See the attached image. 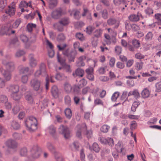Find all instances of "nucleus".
<instances>
[{
	"mask_svg": "<svg viewBox=\"0 0 161 161\" xmlns=\"http://www.w3.org/2000/svg\"><path fill=\"white\" fill-rule=\"evenodd\" d=\"M110 127L108 125H104L100 128V130L101 131L104 133H106L108 132Z\"/></svg>",
	"mask_w": 161,
	"mask_h": 161,
	"instance_id": "obj_50",
	"label": "nucleus"
},
{
	"mask_svg": "<svg viewBox=\"0 0 161 161\" xmlns=\"http://www.w3.org/2000/svg\"><path fill=\"white\" fill-rule=\"evenodd\" d=\"M119 22L117 21L115 18H110L107 20V24L109 25H112L116 24L117 27L119 25Z\"/></svg>",
	"mask_w": 161,
	"mask_h": 161,
	"instance_id": "obj_16",
	"label": "nucleus"
},
{
	"mask_svg": "<svg viewBox=\"0 0 161 161\" xmlns=\"http://www.w3.org/2000/svg\"><path fill=\"white\" fill-rule=\"evenodd\" d=\"M155 91L159 92H161V81L155 84Z\"/></svg>",
	"mask_w": 161,
	"mask_h": 161,
	"instance_id": "obj_52",
	"label": "nucleus"
},
{
	"mask_svg": "<svg viewBox=\"0 0 161 161\" xmlns=\"http://www.w3.org/2000/svg\"><path fill=\"white\" fill-rule=\"evenodd\" d=\"M92 149L96 153L99 152L100 150V148L98 144L95 142L93 143L92 146Z\"/></svg>",
	"mask_w": 161,
	"mask_h": 161,
	"instance_id": "obj_46",
	"label": "nucleus"
},
{
	"mask_svg": "<svg viewBox=\"0 0 161 161\" xmlns=\"http://www.w3.org/2000/svg\"><path fill=\"white\" fill-rule=\"evenodd\" d=\"M86 59L85 56H81L78 58V61L76 62V65L79 67L83 66L85 65V63L83 61Z\"/></svg>",
	"mask_w": 161,
	"mask_h": 161,
	"instance_id": "obj_19",
	"label": "nucleus"
},
{
	"mask_svg": "<svg viewBox=\"0 0 161 161\" xmlns=\"http://www.w3.org/2000/svg\"><path fill=\"white\" fill-rule=\"evenodd\" d=\"M114 4L116 6L124 5H125V7H126L127 6V4L125 2L122 0H114Z\"/></svg>",
	"mask_w": 161,
	"mask_h": 161,
	"instance_id": "obj_27",
	"label": "nucleus"
},
{
	"mask_svg": "<svg viewBox=\"0 0 161 161\" xmlns=\"http://www.w3.org/2000/svg\"><path fill=\"white\" fill-rule=\"evenodd\" d=\"M66 39V36L63 33H60L58 36L57 39L58 42H62Z\"/></svg>",
	"mask_w": 161,
	"mask_h": 161,
	"instance_id": "obj_34",
	"label": "nucleus"
},
{
	"mask_svg": "<svg viewBox=\"0 0 161 161\" xmlns=\"http://www.w3.org/2000/svg\"><path fill=\"white\" fill-rule=\"evenodd\" d=\"M64 89L66 92L69 93L71 91L72 87L70 84L66 83L64 84Z\"/></svg>",
	"mask_w": 161,
	"mask_h": 161,
	"instance_id": "obj_32",
	"label": "nucleus"
},
{
	"mask_svg": "<svg viewBox=\"0 0 161 161\" xmlns=\"http://www.w3.org/2000/svg\"><path fill=\"white\" fill-rule=\"evenodd\" d=\"M67 77L65 76L63 74L59 73H57L55 76V78L57 80H64Z\"/></svg>",
	"mask_w": 161,
	"mask_h": 161,
	"instance_id": "obj_30",
	"label": "nucleus"
},
{
	"mask_svg": "<svg viewBox=\"0 0 161 161\" xmlns=\"http://www.w3.org/2000/svg\"><path fill=\"white\" fill-rule=\"evenodd\" d=\"M11 125L12 128L15 130H18L20 127L19 124L15 121H12L11 122Z\"/></svg>",
	"mask_w": 161,
	"mask_h": 161,
	"instance_id": "obj_29",
	"label": "nucleus"
},
{
	"mask_svg": "<svg viewBox=\"0 0 161 161\" xmlns=\"http://www.w3.org/2000/svg\"><path fill=\"white\" fill-rule=\"evenodd\" d=\"M69 12H70V15H71L72 14H73L74 16V18L77 19L78 20L80 19V11L76 9H74L73 10V11L71 12V10H69Z\"/></svg>",
	"mask_w": 161,
	"mask_h": 161,
	"instance_id": "obj_23",
	"label": "nucleus"
},
{
	"mask_svg": "<svg viewBox=\"0 0 161 161\" xmlns=\"http://www.w3.org/2000/svg\"><path fill=\"white\" fill-rule=\"evenodd\" d=\"M135 57L136 59H143L145 58V56L140 53H138L135 55Z\"/></svg>",
	"mask_w": 161,
	"mask_h": 161,
	"instance_id": "obj_63",
	"label": "nucleus"
},
{
	"mask_svg": "<svg viewBox=\"0 0 161 161\" xmlns=\"http://www.w3.org/2000/svg\"><path fill=\"white\" fill-rule=\"evenodd\" d=\"M6 88L11 93L18 92L19 91V86L16 85H10Z\"/></svg>",
	"mask_w": 161,
	"mask_h": 161,
	"instance_id": "obj_11",
	"label": "nucleus"
},
{
	"mask_svg": "<svg viewBox=\"0 0 161 161\" xmlns=\"http://www.w3.org/2000/svg\"><path fill=\"white\" fill-rule=\"evenodd\" d=\"M103 31V30L100 29L96 30L93 33L94 37L96 38L101 37L102 36Z\"/></svg>",
	"mask_w": 161,
	"mask_h": 161,
	"instance_id": "obj_24",
	"label": "nucleus"
},
{
	"mask_svg": "<svg viewBox=\"0 0 161 161\" xmlns=\"http://www.w3.org/2000/svg\"><path fill=\"white\" fill-rule=\"evenodd\" d=\"M65 103L68 106H70L71 105V101L70 97L69 95L65 96L64 98Z\"/></svg>",
	"mask_w": 161,
	"mask_h": 161,
	"instance_id": "obj_39",
	"label": "nucleus"
},
{
	"mask_svg": "<svg viewBox=\"0 0 161 161\" xmlns=\"http://www.w3.org/2000/svg\"><path fill=\"white\" fill-rule=\"evenodd\" d=\"M102 17L105 19H107L108 17V14L106 9H104L100 12Z\"/></svg>",
	"mask_w": 161,
	"mask_h": 161,
	"instance_id": "obj_36",
	"label": "nucleus"
},
{
	"mask_svg": "<svg viewBox=\"0 0 161 161\" xmlns=\"http://www.w3.org/2000/svg\"><path fill=\"white\" fill-rule=\"evenodd\" d=\"M81 88L78 85H75L73 87V92L76 94H78L80 92Z\"/></svg>",
	"mask_w": 161,
	"mask_h": 161,
	"instance_id": "obj_56",
	"label": "nucleus"
},
{
	"mask_svg": "<svg viewBox=\"0 0 161 161\" xmlns=\"http://www.w3.org/2000/svg\"><path fill=\"white\" fill-rule=\"evenodd\" d=\"M63 69L65 70L66 72L70 73L71 72L70 67L69 65L64 64L63 65Z\"/></svg>",
	"mask_w": 161,
	"mask_h": 161,
	"instance_id": "obj_54",
	"label": "nucleus"
},
{
	"mask_svg": "<svg viewBox=\"0 0 161 161\" xmlns=\"http://www.w3.org/2000/svg\"><path fill=\"white\" fill-rule=\"evenodd\" d=\"M46 67L45 64L44 63H42L40 66V69L41 71L43 73L44 75H46Z\"/></svg>",
	"mask_w": 161,
	"mask_h": 161,
	"instance_id": "obj_53",
	"label": "nucleus"
},
{
	"mask_svg": "<svg viewBox=\"0 0 161 161\" xmlns=\"http://www.w3.org/2000/svg\"><path fill=\"white\" fill-rule=\"evenodd\" d=\"M47 147L48 149L52 153H54V154L58 153L56 151L55 148L51 143H47Z\"/></svg>",
	"mask_w": 161,
	"mask_h": 161,
	"instance_id": "obj_43",
	"label": "nucleus"
},
{
	"mask_svg": "<svg viewBox=\"0 0 161 161\" xmlns=\"http://www.w3.org/2000/svg\"><path fill=\"white\" fill-rule=\"evenodd\" d=\"M145 12L146 14L150 15L153 13V10L150 7H147L145 10Z\"/></svg>",
	"mask_w": 161,
	"mask_h": 161,
	"instance_id": "obj_61",
	"label": "nucleus"
},
{
	"mask_svg": "<svg viewBox=\"0 0 161 161\" xmlns=\"http://www.w3.org/2000/svg\"><path fill=\"white\" fill-rule=\"evenodd\" d=\"M55 159L57 161H64L63 158L60 155V153L58 152L54 154Z\"/></svg>",
	"mask_w": 161,
	"mask_h": 161,
	"instance_id": "obj_55",
	"label": "nucleus"
},
{
	"mask_svg": "<svg viewBox=\"0 0 161 161\" xmlns=\"http://www.w3.org/2000/svg\"><path fill=\"white\" fill-rule=\"evenodd\" d=\"M12 27L10 25H8L3 27L2 28L1 31H0V34H9V31L11 30Z\"/></svg>",
	"mask_w": 161,
	"mask_h": 161,
	"instance_id": "obj_14",
	"label": "nucleus"
},
{
	"mask_svg": "<svg viewBox=\"0 0 161 161\" xmlns=\"http://www.w3.org/2000/svg\"><path fill=\"white\" fill-rule=\"evenodd\" d=\"M125 29L128 31H130L132 25L130 24L129 21L126 20L125 22Z\"/></svg>",
	"mask_w": 161,
	"mask_h": 161,
	"instance_id": "obj_60",
	"label": "nucleus"
},
{
	"mask_svg": "<svg viewBox=\"0 0 161 161\" xmlns=\"http://www.w3.org/2000/svg\"><path fill=\"white\" fill-rule=\"evenodd\" d=\"M30 66L32 68L35 67L37 65V61L34 58V55L32 54L29 55Z\"/></svg>",
	"mask_w": 161,
	"mask_h": 161,
	"instance_id": "obj_13",
	"label": "nucleus"
},
{
	"mask_svg": "<svg viewBox=\"0 0 161 161\" xmlns=\"http://www.w3.org/2000/svg\"><path fill=\"white\" fill-rule=\"evenodd\" d=\"M8 100L7 96L4 95H0V101L1 103H4L8 102Z\"/></svg>",
	"mask_w": 161,
	"mask_h": 161,
	"instance_id": "obj_48",
	"label": "nucleus"
},
{
	"mask_svg": "<svg viewBox=\"0 0 161 161\" xmlns=\"http://www.w3.org/2000/svg\"><path fill=\"white\" fill-rule=\"evenodd\" d=\"M116 150L112 153V155L115 159L118 158V153H121L122 151L123 148L120 144H118L115 146Z\"/></svg>",
	"mask_w": 161,
	"mask_h": 161,
	"instance_id": "obj_9",
	"label": "nucleus"
},
{
	"mask_svg": "<svg viewBox=\"0 0 161 161\" xmlns=\"http://www.w3.org/2000/svg\"><path fill=\"white\" fill-rule=\"evenodd\" d=\"M63 54L68 57L69 62H74L77 53L75 50H72L69 53L68 50H66L63 52Z\"/></svg>",
	"mask_w": 161,
	"mask_h": 161,
	"instance_id": "obj_3",
	"label": "nucleus"
},
{
	"mask_svg": "<svg viewBox=\"0 0 161 161\" xmlns=\"http://www.w3.org/2000/svg\"><path fill=\"white\" fill-rule=\"evenodd\" d=\"M119 93L118 92H115L112 95L111 97V100L112 101L115 102L117 98L119 97Z\"/></svg>",
	"mask_w": 161,
	"mask_h": 161,
	"instance_id": "obj_51",
	"label": "nucleus"
},
{
	"mask_svg": "<svg viewBox=\"0 0 161 161\" xmlns=\"http://www.w3.org/2000/svg\"><path fill=\"white\" fill-rule=\"evenodd\" d=\"M26 100L28 103H32L33 102V98L31 93L27 92L26 93L25 96Z\"/></svg>",
	"mask_w": 161,
	"mask_h": 161,
	"instance_id": "obj_22",
	"label": "nucleus"
},
{
	"mask_svg": "<svg viewBox=\"0 0 161 161\" xmlns=\"http://www.w3.org/2000/svg\"><path fill=\"white\" fill-rule=\"evenodd\" d=\"M30 85L31 87L35 91L41 90L40 87L41 81L37 79H34L31 80L30 82Z\"/></svg>",
	"mask_w": 161,
	"mask_h": 161,
	"instance_id": "obj_5",
	"label": "nucleus"
},
{
	"mask_svg": "<svg viewBox=\"0 0 161 161\" xmlns=\"http://www.w3.org/2000/svg\"><path fill=\"white\" fill-rule=\"evenodd\" d=\"M11 58V56L10 55H6L5 59H2V63L5 66V70L12 72L15 69V66L13 62L8 61Z\"/></svg>",
	"mask_w": 161,
	"mask_h": 161,
	"instance_id": "obj_2",
	"label": "nucleus"
},
{
	"mask_svg": "<svg viewBox=\"0 0 161 161\" xmlns=\"http://www.w3.org/2000/svg\"><path fill=\"white\" fill-rule=\"evenodd\" d=\"M59 133L63 135L65 139H68L70 137V131L69 128L63 125L60 126L58 128Z\"/></svg>",
	"mask_w": 161,
	"mask_h": 161,
	"instance_id": "obj_4",
	"label": "nucleus"
},
{
	"mask_svg": "<svg viewBox=\"0 0 161 161\" xmlns=\"http://www.w3.org/2000/svg\"><path fill=\"white\" fill-rule=\"evenodd\" d=\"M25 52L23 50H19L15 54V56L17 57H19L23 56L25 54Z\"/></svg>",
	"mask_w": 161,
	"mask_h": 161,
	"instance_id": "obj_62",
	"label": "nucleus"
},
{
	"mask_svg": "<svg viewBox=\"0 0 161 161\" xmlns=\"http://www.w3.org/2000/svg\"><path fill=\"white\" fill-rule=\"evenodd\" d=\"M95 27L92 25H89L86 27V33L89 34L91 35L92 32L95 29Z\"/></svg>",
	"mask_w": 161,
	"mask_h": 161,
	"instance_id": "obj_44",
	"label": "nucleus"
},
{
	"mask_svg": "<svg viewBox=\"0 0 161 161\" xmlns=\"http://www.w3.org/2000/svg\"><path fill=\"white\" fill-rule=\"evenodd\" d=\"M87 83V81L83 78L79 81L78 85L80 87L82 88L86 85Z\"/></svg>",
	"mask_w": 161,
	"mask_h": 161,
	"instance_id": "obj_47",
	"label": "nucleus"
},
{
	"mask_svg": "<svg viewBox=\"0 0 161 161\" xmlns=\"http://www.w3.org/2000/svg\"><path fill=\"white\" fill-rule=\"evenodd\" d=\"M76 37L80 41H83L84 39V37L83 34L80 33H76Z\"/></svg>",
	"mask_w": 161,
	"mask_h": 161,
	"instance_id": "obj_64",
	"label": "nucleus"
},
{
	"mask_svg": "<svg viewBox=\"0 0 161 161\" xmlns=\"http://www.w3.org/2000/svg\"><path fill=\"white\" fill-rule=\"evenodd\" d=\"M26 126L31 132L35 131L37 129V120L36 118L30 116L25 121Z\"/></svg>",
	"mask_w": 161,
	"mask_h": 161,
	"instance_id": "obj_1",
	"label": "nucleus"
},
{
	"mask_svg": "<svg viewBox=\"0 0 161 161\" xmlns=\"http://www.w3.org/2000/svg\"><path fill=\"white\" fill-rule=\"evenodd\" d=\"M133 95L136 98H138L140 97V93L138 90L134 89L133 91H130L128 93V96L129 97Z\"/></svg>",
	"mask_w": 161,
	"mask_h": 161,
	"instance_id": "obj_17",
	"label": "nucleus"
},
{
	"mask_svg": "<svg viewBox=\"0 0 161 161\" xmlns=\"http://www.w3.org/2000/svg\"><path fill=\"white\" fill-rule=\"evenodd\" d=\"M1 73L3 77L7 81L10 80L12 77L11 72L5 69H2L1 70Z\"/></svg>",
	"mask_w": 161,
	"mask_h": 161,
	"instance_id": "obj_10",
	"label": "nucleus"
},
{
	"mask_svg": "<svg viewBox=\"0 0 161 161\" xmlns=\"http://www.w3.org/2000/svg\"><path fill=\"white\" fill-rule=\"evenodd\" d=\"M21 22V20L20 19H17L15 21L13 24L12 26V28H17L20 23Z\"/></svg>",
	"mask_w": 161,
	"mask_h": 161,
	"instance_id": "obj_57",
	"label": "nucleus"
},
{
	"mask_svg": "<svg viewBox=\"0 0 161 161\" xmlns=\"http://www.w3.org/2000/svg\"><path fill=\"white\" fill-rule=\"evenodd\" d=\"M31 4L27 3L26 1H22L19 4V7L20 8H26L28 6L31 7Z\"/></svg>",
	"mask_w": 161,
	"mask_h": 161,
	"instance_id": "obj_42",
	"label": "nucleus"
},
{
	"mask_svg": "<svg viewBox=\"0 0 161 161\" xmlns=\"http://www.w3.org/2000/svg\"><path fill=\"white\" fill-rule=\"evenodd\" d=\"M6 145L9 147L14 149L17 147V144L16 142L13 140L10 139L5 143Z\"/></svg>",
	"mask_w": 161,
	"mask_h": 161,
	"instance_id": "obj_12",
	"label": "nucleus"
},
{
	"mask_svg": "<svg viewBox=\"0 0 161 161\" xmlns=\"http://www.w3.org/2000/svg\"><path fill=\"white\" fill-rule=\"evenodd\" d=\"M143 64V62H142L136 63V67L137 68V69L139 70L141 69L142 68Z\"/></svg>",
	"mask_w": 161,
	"mask_h": 161,
	"instance_id": "obj_58",
	"label": "nucleus"
},
{
	"mask_svg": "<svg viewBox=\"0 0 161 161\" xmlns=\"http://www.w3.org/2000/svg\"><path fill=\"white\" fill-rule=\"evenodd\" d=\"M47 131L51 135L54 134L56 132V129L53 125H51L47 129Z\"/></svg>",
	"mask_w": 161,
	"mask_h": 161,
	"instance_id": "obj_41",
	"label": "nucleus"
},
{
	"mask_svg": "<svg viewBox=\"0 0 161 161\" xmlns=\"http://www.w3.org/2000/svg\"><path fill=\"white\" fill-rule=\"evenodd\" d=\"M29 68L28 67H21L19 69V73L20 74H25L28 72Z\"/></svg>",
	"mask_w": 161,
	"mask_h": 161,
	"instance_id": "obj_28",
	"label": "nucleus"
},
{
	"mask_svg": "<svg viewBox=\"0 0 161 161\" xmlns=\"http://www.w3.org/2000/svg\"><path fill=\"white\" fill-rule=\"evenodd\" d=\"M140 103L137 101L134 102L132 104L131 110L133 112H135L136 110V109L138 107V106L140 105Z\"/></svg>",
	"mask_w": 161,
	"mask_h": 161,
	"instance_id": "obj_49",
	"label": "nucleus"
},
{
	"mask_svg": "<svg viewBox=\"0 0 161 161\" xmlns=\"http://www.w3.org/2000/svg\"><path fill=\"white\" fill-rule=\"evenodd\" d=\"M59 22L60 24H62L64 26H66L69 24V18L64 17L62 18Z\"/></svg>",
	"mask_w": 161,
	"mask_h": 161,
	"instance_id": "obj_21",
	"label": "nucleus"
},
{
	"mask_svg": "<svg viewBox=\"0 0 161 161\" xmlns=\"http://www.w3.org/2000/svg\"><path fill=\"white\" fill-rule=\"evenodd\" d=\"M57 0H50L49 2V7L50 8L53 9L57 4Z\"/></svg>",
	"mask_w": 161,
	"mask_h": 161,
	"instance_id": "obj_35",
	"label": "nucleus"
},
{
	"mask_svg": "<svg viewBox=\"0 0 161 161\" xmlns=\"http://www.w3.org/2000/svg\"><path fill=\"white\" fill-rule=\"evenodd\" d=\"M76 136L79 139L82 138L81 133V126L80 125H78L76 127Z\"/></svg>",
	"mask_w": 161,
	"mask_h": 161,
	"instance_id": "obj_25",
	"label": "nucleus"
},
{
	"mask_svg": "<svg viewBox=\"0 0 161 161\" xmlns=\"http://www.w3.org/2000/svg\"><path fill=\"white\" fill-rule=\"evenodd\" d=\"M67 44L65 43H64L60 45H58L57 47L59 51H62L67 47Z\"/></svg>",
	"mask_w": 161,
	"mask_h": 161,
	"instance_id": "obj_59",
	"label": "nucleus"
},
{
	"mask_svg": "<svg viewBox=\"0 0 161 161\" xmlns=\"http://www.w3.org/2000/svg\"><path fill=\"white\" fill-rule=\"evenodd\" d=\"M62 10L60 8H58L53 10L51 14V17L54 19H58L62 15Z\"/></svg>",
	"mask_w": 161,
	"mask_h": 161,
	"instance_id": "obj_6",
	"label": "nucleus"
},
{
	"mask_svg": "<svg viewBox=\"0 0 161 161\" xmlns=\"http://www.w3.org/2000/svg\"><path fill=\"white\" fill-rule=\"evenodd\" d=\"M132 43L134 47L138 48L140 47V43L139 40L134 39L132 41Z\"/></svg>",
	"mask_w": 161,
	"mask_h": 161,
	"instance_id": "obj_40",
	"label": "nucleus"
},
{
	"mask_svg": "<svg viewBox=\"0 0 161 161\" xmlns=\"http://www.w3.org/2000/svg\"><path fill=\"white\" fill-rule=\"evenodd\" d=\"M53 26L54 29H57L58 31L62 32L64 30V26L59 21L58 23H54Z\"/></svg>",
	"mask_w": 161,
	"mask_h": 161,
	"instance_id": "obj_18",
	"label": "nucleus"
},
{
	"mask_svg": "<svg viewBox=\"0 0 161 161\" xmlns=\"http://www.w3.org/2000/svg\"><path fill=\"white\" fill-rule=\"evenodd\" d=\"M15 12V4L14 2H12L11 4L8 6V8L5 10V13L8 14L9 16L14 15Z\"/></svg>",
	"mask_w": 161,
	"mask_h": 161,
	"instance_id": "obj_8",
	"label": "nucleus"
},
{
	"mask_svg": "<svg viewBox=\"0 0 161 161\" xmlns=\"http://www.w3.org/2000/svg\"><path fill=\"white\" fill-rule=\"evenodd\" d=\"M32 157L36 158H38L41 153V151L38 146L36 145L34 146L31 150Z\"/></svg>",
	"mask_w": 161,
	"mask_h": 161,
	"instance_id": "obj_7",
	"label": "nucleus"
},
{
	"mask_svg": "<svg viewBox=\"0 0 161 161\" xmlns=\"http://www.w3.org/2000/svg\"><path fill=\"white\" fill-rule=\"evenodd\" d=\"M129 19L132 22H136L139 20L138 15L136 14H131L129 17Z\"/></svg>",
	"mask_w": 161,
	"mask_h": 161,
	"instance_id": "obj_31",
	"label": "nucleus"
},
{
	"mask_svg": "<svg viewBox=\"0 0 161 161\" xmlns=\"http://www.w3.org/2000/svg\"><path fill=\"white\" fill-rule=\"evenodd\" d=\"M51 92L53 97L57 98L58 96V91L57 86H53L51 89Z\"/></svg>",
	"mask_w": 161,
	"mask_h": 161,
	"instance_id": "obj_15",
	"label": "nucleus"
},
{
	"mask_svg": "<svg viewBox=\"0 0 161 161\" xmlns=\"http://www.w3.org/2000/svg\"><path fill=\"white\" fill-rule=\"evenodd\" d=\"M153 37V34L151 32H148L146 35L145 39L146 41L149 42L151 41Z\"/></svg>",
	"mask_w": 161,
	"mask_h": 161,
	"instance_id": "obj_38",
	"label": "nucleus"
},
{
	"mask_svg": "<svg viewBox=\"0 0 161 161\" xmlns=\"http://www.w3.org/2000/svg\"><path fill=\"white\" fill-rule=\"evenodd\" d=\"M141 94L143 98H147L150 95V92L147 89L145 88L142 91Z\"/></svg>",
	"mask_w": 161,
	"mask_h": 161,
	"instance_id": "obj_26",
	"label": "nucleus"
},
{
	"mask_svg": "<svg viewBox=\"0 0 161 161\" xmlns=\"http://www.w3.org/2000/svg\"><path fill=\"white\" fill-rule=\"evenodd\" d=\"M10 96L13 100L17 101L19 100L21 97V95L19 92L11 93Z\"/></svg>",
	"mask_w": 161,
	"mask_h": 161,
	"instance_id": "obj_20",
	"label": "nucleus"
},
{
	"mask_svg": "<svg viewBox=\"0 0 161 161\" xmlns=\"http://www.w3.org/2000/svg\"><path fill=\"white\" fill-rule=\"evenodd\" d=\"M84 72L83 70L80 69H78L75 71V74L77 76L82 77L84 74Z\"/></svg>",
	"mask_w": 161,
	"mask_h": 161,
	"instance_id": "obj_45",
	"label": "nucleus"
},
{
	"mask_svg": "<svg viewBox=\"0 0 161 161\" xmlns=\"http://www.w3.org/2000/svg\"><path fill=\"white\" fill-rule=\"evenodd\" d=\"M64 113L66 117L68 119H70L72 116V113L71 109L69 108H66L64 111Z\"/></svg>",
	"mask_w": 161,
	"mask_h": 161,
	"instance_id": "obj_37",
	"label": "nucleus"
},
{
	"mask_svg": "<svg viewBox=\"0 0 161 161\" xmlns=\"http://www.w3.org/2000/svg\"><path fill=\"white\" fill-rule=\"evenodd\" d=\"M10 44L13 45L15 47H16L19 46L20 43L16 37H14L11 40Z\"/></svg>",
	"mask_w": 161,
	"mask_h": 161,
	"instance_id": "obj_33",
	"label": "nucleus"
}]
</instances>
